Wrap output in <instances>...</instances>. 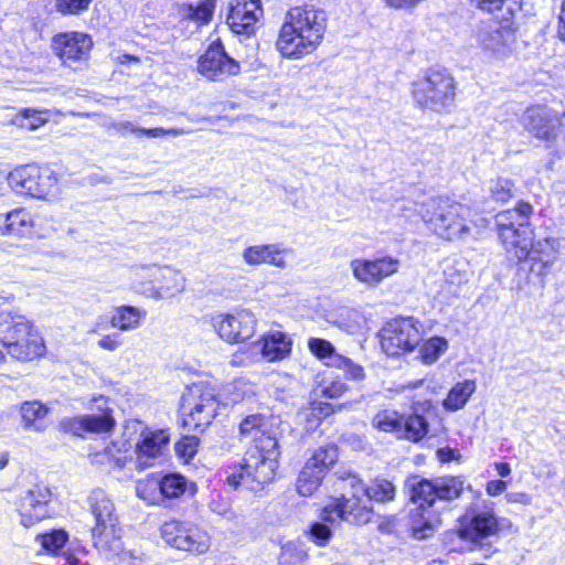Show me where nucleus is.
Masks as SVG:
<instances>
[{
	"label": "nucleus",
	"mask_w": 565,
	"mask_h": 565,
	"mask_svg": "<svg viewBox=\"0 0 565 565\" xmlns=\"http://www.w3.org/2000/svg\"><path fill=\"white\" fill-rule=\"evenodd\" d=\"M49 120L47 111L36 110V109H25L23 110L19 125L28 130H35L42 125H44Z\"/></svg>",
	"instance_id": "49530a36"
},
{
	"label": "nucleus",
	"mask_w": 565,
	"mask_h": 565,
	"mask_svg": "<svg viewBox=\"0 0 565 565\" xmlns=\"http://www.w3.org/2000/svg\"><path fill=\"white\" fill-rule=\"evenodd\" d=\"M216 7V0H200L196 4H185L182 7V17L200 25L207 24L213 17Z\"/></svg>",
	"instance_id": "e433bc0d"
},
{
	"label": "nucleus",
	"mask_w": 565,
	"mask_h": 565,
	"mask_svg": "<svg viewBox=\"0 0 565 565\" xmlns=\"http://www.w3.org/2000/svg\"><path fill=\"white\" fill-rule=\"evenodd\" d=\"M146 316V310L141 308L126 305L119 306L114 308L109 317V324L114 329L128 332L138 329Z\"/></svg>",
	"instance_id": "7c9ffc66"
},
{
	"label": "nucleus",
	"mask_w": 565,
	"mask_h": 565,
	"mask_svg": "<svg viewBox=\"0 0 565 565\" xmlns=\"http://www.w3.org/2000/svg\"><path fill=\"white\" fill-rule=\"evenodd\" d=\"M108 403V399L104 395L93 396L90 399L92 406L88 407L98 413L65 417L60 422V429L75 436H83L87 433L104 434L111 431L116 425V420Z\"/></svg>",
	"instance_id": "f8f14e48"
},
{
	"label": "nucleus",
	"mask_w": 565,
	"mask_h": 565,
	"mask_svg": "<svg viewBox=\"0 0 565 565\" xmlns=\"http://www.w3.org/2000/svg\"><path fill=\"white\" fill-rule=\"evenodd\" d=\"M35 541L50 554H57L68 541V534L62 529H53L36 535Z\"/></svg>",
	"instance_id": "79ce46f5"
},
{
	"label": "nucleus",
	"mask_w": 565,
	"mask_h": 565,
	"mask_svg": "<svg viewBox=\"0 0 565 565\" xmlns=\"http://www.w3.org/2000/svg\"><path fill=\"white\" fill-rule=\"evenodd\" d=\"M9 462V455L7 452H0V470L7 467Z\"/></svg>",
	"instance_id": "e2e57ef3"
},
{
	"label": "nucleus",
	"mask_w": 565,
	"mask_h": 565,
	"mask_svg": "<svg viewBox=\"0 0 565 565\" xmlns=\"http://www.w3.org/2000/svg\"><path fill=\"white\" fill-rule=\"evenodd\" d=\"M448 349V341L443 337H431L426 340L420 349V359L425 364L435 363Z\"/></svg>",
	"instance_id": "37998d69"
},
{
	"label": "nucleus",
	"mask_w": 565,
	"mask_h": 565,
	"mask_svg": "<svg viewBox=\"0 0 565 565\" xmlns=\"http://www.w3.org/2000/svg\"><path fill=\"white\" fill-rule=\"evenodd\" d=\"M350 268L358 281L375 287L385 278L397 273L399 260L392 256L375 259L355 258L351 260Z\"/></svg>",
	"instance_id": "a211bd4d"
},
{
	"label": "nucleus",
	"mask_w": 565,
	"mask_h": 565,
	"mask_svg": "<svg viewBox=\"0 0 565 565\" xmlns=\"http://www.w3.org/2000/svg\"><path fill=\"white\" fill-rule=\"evenodd\" d=\"M489 192L492 200L505 203L514 196L515 184L510 179L498 178L490 181Z\"/></svg>",
	"instance_id": "c03bdc74"
},
{
	"label": "nucleus",
	"mask_w": 565,
	"mask_h": 565,
	"mask_svg": "<svg viewBox=\"0 0 565 565\" xmlns=\"http://www.w3.org/2000/svg\"><path fill=\"white\" fill-rule=\"evenodd\" d=\"M466 482L460 477L445 476L434 479L412 476L406 481L411 500L417 507L411 511V531L416 540L434 535L440 524V516L434 509L437 501H451L459 498Z\"/></svg>",
	"instance_id": "f03ea898"
},
{
	"label": "nucleus",
	"mask_w": 565,
	"mask_h": 565,
	"mask_svg": "<svg viewBox=\"0 0 565 565\" xmlns=\"http://www.w3.org/2000/svg\"><path fill=\"white\" fill-rule=\"evenodd\" d=\"M423 323L414 317H399L388 321L380 331L382 350L390 356L409 353L422 341Z\"/></svg>",
	"instance_id": "1a4fd4ad"
},
{
	"label": "nucleus",
	"mask_w": 565,
	"mask_h": 565,
	"mask_svg": "<svg viewBox=\"0 0 565 565\" xmlns=\"http://www.w3.org/2000/svg\"><path fill=\"white\" fill-rule=\"evenodd\" d=\"M135 276L148 281L139 280L135 282L136 290L154 300L175 297L181 294L185 287L184 276L171 267H156L141 265L135 268Z\"/></svg>",
	"instance_id": "6e6552de"
},
{
	"label": "nucleus",
	"mask_w": 565,
	"mask_h": 565,
	"mask_svg": "<svg viewBox=\"0 0 565 565\" xmlns=\"http://www.w3.org/2000/svg\"><path fill=\"white\" fill-rule=\"evenodd\" d=\"M110 128L120 135L131 132L140 134L147 136L148 138H160L168 135L179 137L189 134V130H185L184 128H139L128 120L114 121L110 124Z\"/></svg>",
	"instance_id": "2f4dec72"
},
{
	"label": "nucleus",
	"mask_w": 565,
	"mask_h": 565,
	"mask_svg": "<svg viewBox=\"0 0 565 565\" xmlns=\"http://www.w3.org/2000/svg\"><path fill=\"white\" fill-rule=\"evenodd\" d=\"M495 469L500 477L504 478L511 473V467L507 462H495Z\"/></svg>",
	"instance_id": "052dcab7"
},
{
	"label": "nucleus",
	"mask_w": 565,
	"mask_h": 565,
	"mask_svg": "<svg viewBox=\"0 0 565 565\" xmlns=\"http://www.w3.org/2000/svg\"><path fill=\"white\" fill-rule=\"evenodd\" d=\"M508 500L510 502H516V503H522V504H530V502H531L530 497L523 492L509 493Z\"/></svg>",
	"instance_id": "13d9d810"
},
{
	"label": "nucleus",
	"mask_w": 565,
	"mask_h": 565,
	"mask_svg": "<svg viewBox=\"0 0 565 565\" xmlns=\"http://www.w3.org/2000/svg\"><path fill=\"white\" fill-rule=\"evenodd\" d=\"M110 327L109 320H107L106 317L99 316L94 324L92 326V329L89 332L92 333H99L102 331H106Z\"/></svg>",
	"instance_id": "6e6d98bb"
},
{
	"label": "nucleus",
	"mask_w": 565,
	"mask_h": 565,
	"mask_svg": "<svg viewBox=\"0 0 565 565\" xmlns=\"http://www.w3.org/2000/svg\"><path fill=\"white\" fill-rule=\"evenodd\" d=\"M278 461L270 457H264L256 450L248 449L242 461L231 465L225 469L226 483L233 489L254 481L258 484L268 483L275 478Z\"/></svg>",
	"instance_id": "9d476101"
},
{
	"label": "nucleus",
	"mask_w": 565,
	"mask_h": 565,
	"mask_svg": "<svg viewBox=\"0 0 565 565\" xmlns=\"http://www.w3.org/2000/svg\"><path fill=\"white\" fill-rule=\"evenodd\" d=\"M211 324L218 337L227 343H239L252 338L257 328V318L248 309H235L228 313H216Z\"/></svg>",
	"instance_id": "2eb2a0df"
},
{
	"label": "nucleus",
	"mask_w": 565,
	"mask_h": 565,
	"mask_svg": "<svg viewBox=\"0 0 565 565\" xmlns=\"http://www.w3.org/2000/svg\"><path fill=\"white\" fill-rule=\"evenodd\" d=\"M253 446L250 450H256L264 457H270L273 460H277L280 456L278 437L275 430L266 428L262 430V434L253 439Z\"/></svg>",
	"instance_id": "4c0bfd02"
},
{
	"label": "nucleus",
	"mask_w": 565,
	"mask_h": 565,
	"mask_svg": "<svg viewBox=\"0 0 565 565\" xmlns=\"http://www.w3.org/2000/svg\"><path fill=\"white\" fill-rule=\"evenodd\" d=\"M399 438H405L413 443L420 441L428 433V422L419 414L413 413L403 415Z\"/></svg>",
	"instance_id": "f704fd0d"
},
{
	"label": "nucleus",
	"mask_w": 565,
	"mask_h": 565,
	"mask_svg": "<svg viewBox=\"0 0 565 565\" xmlns=\"http://www.w3.org/2000/svg\"><path fill=\"white\" fill-rule=\"evenodd\" d=\"M444 276L445 280L450 285H460L465 280V275L451 265L445 267Z\"/></svg>",
	"instance_id": "864d4df0"
},
{
	"label": "nucleus",
	"mask_w": 565,
	"mask_h": 565,
	"mask_svg": "<svg viewBox=\"0 0 565 565\" xmlns=\"http://www.w3.org/2000/svg\"><path fill=\"white\" fill-rule=\"evenodd\" d=\"M170 441L167 430L145 429L140 434V439L136 445L138 462L142 467H149L150 460L163 455Z\"/></svg>",
	"instance_id": "a878e982"
},
{
	"label": "nucleus",
	"mask_w": 565,
	"mask_h": 565,
	"mask_svg": "<svg viewBox=\"0 0 565 565\" xmlns=\"http://www.w3.org/2000/svg\"><path fill=\"white\" fill-rule=\"evenodd\" d=\"M147 486L159 489V494L168 499L179 498L185 492H189L191 495L196 492L195 484L189 483L180 473H168L163 477L151 476L138 481V489L141 493L145 492Z\"/></svg>",
	"instance_id": "393cba45"
},
{
	"label": "nucleus",
	"mask_w": 565,
	"mask_h": 565,
	"mask_svg": "<svg viewBox=\"0 0 565 565\" xmlns=\"http://www.w3.org/2000/svg\"><path fill=\"white\" fill-rule=\"evenodd\" d=\"M476 391V383L471 380H465L457 383L448 393L447 398L444 401V407L448 411H458L462 408L472 393Z\"/></svg>",
	"instance_id": "c9c22d12"
},
{
	"label": "nucleus",
	"mask_w": 565,
	"mask_h": 565,
	"mask_svg": "<svg viewBox=\"0 0 565 565\" xmlns=\"http://www.w3.org/2000/svg\"><path fill=\"white\" fill-rule=\"evenodd\" d=\"M2 195V188L0 186V196Z\"/></svg>",
	"instance_id": "69168bd1"
},
{
	"label": "nucleus",
	"mask_w": 565,
	"mask_h": 565,
	"mask_svg": "<svg viewBox=\"0 0 565 565\" xmlns=\"http://www.w3.org/2000/svg\"><path fill=\"white\" fill-rule=\"evenodd\" d=\"M291 248L280 243L253 245L244 248L242 258L249 266L270 265L280 269L288 266L287 256Z\"/></svg>",
	"instance_id": "4be33fe9"
},
{
	"label": "nucleus",
	"mask_w": 565,
	"mask_h": 565,
	"mask_svg": "<svg viewBox=\"0 0 565 565\" xmlns=\"http://www.w3.org/2000/svg\"><path fill=\"white\" fill-rule=\"evenodd\" d=\"M292 347V340L282 331L273 330L263 334L262 338L253 344V348L259 352L267 362H276L286 359Z\"/></svg>",
	"instance_id": "bb28decb"
},
{
	"label": "nucleus",
	"mask_w": 565,
	"mask_h": 565,
	"mask_svg": "<svg viewBox=\"0 0 565 565\" xmlns=\"http://www.w3.org/2000/svg\"><path fill=\"white\" fill-rule=\"evenodd\" d=\"M93 45L92 39L83 33H64L54 38L53 47L64 64L83 61L87 57Z\"/></svg>",
	"instance_id": "5701e85b"
},
{
	"label": "nucleus",
	"mask_w": 565,
	"mask_h": 565,
	"mask_svg": "<svg viewBox=\"0 0 565 565\" xmlns=\"http://www.w3.org/2000/svg\"><path fill=\"white\" fill-rule=\"evenodd\" d=\"M326 13L313 7L291 8L281 25L277 50L288 58H300L321 43L326 31Z\"/></svg>",
	"instance_id": "7ed1b4c3"
},
{
	"label": "nucleus",
	"mask_w": 565,
	"mask_h": 565,
	"mask_svg": "<svg viewBox=\"0 0 565 565\" xmlns=\"http://www.w3.org/2000/svg\"><path fill=\"white\" fill-rule=\"evenodd\" d=\"M64 559L67 565H81V561L72 553H65Z\"/></svg>",
	"instance_id": "680f3d73"
},
{
	"label": "nucleus",
	"mask_w": 565,
	"mask_h": 565,
	"mask_svg": "<svg viewBox=\"0 0 565 565\" xmlns=\"http://www.w3.org/2000/svg\"><path fill=\"white\" fill-rule=\"evenodd\" d=\"M7 353L19 361H32L45 353V345L38 328L32 324L30 335H22L3 345Z\"/></svg>",
	"instance_id": "cd10ccee"
},
{
	"label": "nucleus",
	"mask_w": 565,
	"mask_h": 565,
	"mask_svg": "<svg viewBox=\"0 0 565 565\" xmlns=\"http://www.w3.org/2000/svg\"><path fill=\"white\" fill-rule=\"evenodd\" d=\"M532 213V205L521 201L514 209L499 212L494 224L508 259L516 263L530 259L533 262L531 270L539 266L537 275L545 276L556 260V249L548 238L534 242Z\"/></svg>",
	"instance_id": "f257e3e1"
},
{
	"label": "nucleus",
	"mask_w": 565,
	"mask_h": 565,
	"mask_svg": "<svg viewBox=\"0 0 565 565\" xmlns=\"http://www.w3.org/2000/svg\"><path fill=\"white\" fill-rule=\"evenodd\" d=\"M266 419L260 415H249L239 424V433L243 437L255 438L262 434V430L268 428Z\"/></svg>",
	"instance_id": "a18cd8bd"
},
{
	"label": "nucleus",
	"mask_w": 565,
	"mask_h": 565,
	"mask_svg": "<svg viewBox=\"0 0 565 565\" xmlns=\"http://www.w3.org/2000/svg\"><path fill=\"white\" fill-rule=\"evenodd\" d=\"M373 426L385 433H393L398 438L401 435V425L403 424V415L393 409H384L373 417Z\"/></svg>",
	"instance_id": "a19ab883"
},
{
	"label": "nucleus",
	"mask_w": 565,
	"mask_h": 565,
	"mask_svg": "<svg viewBox=\"0 0 565 565\" xmlns=\"http://www.w3.org/2000/svg\"><path fill=\"white\" fill-rule=\"evenodd\" d=\"M33 322L15 311L0 313V344L3 347L22 335H30Z\"/></svg>",
	"instance_id": "c85d7f7f"
},
{
	"label": "nucleus",
	"mask_w": 565,
	"mask_h": 565,
	"mask_svg": "<svg viewBox=\"0 0 565 565\" xmlns=\"http://www.w3.org/2000/svg\"><path fill=\"white\" fill-rule=\"evenodd\" d=\"M510 18L487 23L478 34L482 50L495 60H503L511 55L516 42V25L511 11Z\"/></svg>",
	"instance_id": "4468645a"
},
{
	"label": "nucleus",
	"mask_w": 565,
	"mask_h": 565,
	"mask_svg": "<svg viewBox=\"0 0 565 565\" xmlns=\"http://www.w3.org/2000/svg\"><path fill=\"white\" fill-rule=\"evenodd\" d=\"M413 96L423 108L447 110L455 103V79L447 70L429 68L423 77L414 82Z\"/></svg>",
	"instance_id": "423d86ee"
},
{
	"label": "nucleus",
	"mask_w": 565,
	"mask_h": 565,
	"mask_svg": "<svg viewBox=\"0 0 565 565\" xmlns=\"http://www.w3.org/2000/svg\"><path fill=\"white\" fill-rule=\"evenodd\" d=\"M93 0H56V10L62 14H79L86 11Z\"/></svg>",
	"instance_id": "de8ad7c7"
},
{
	"label": "nucleus",
	"mask_w": 565,
	"mask_h": 565,
	"mask_svg": "<svg viewBox=\"0 0 565 565\" xmlns=\"http://www.w3.org/2000/svg\"><path fill=\"white\" fill-rule=\"evenodd\" d=\"M498 520L492 510L475 511L468 510L460 518L458 534L460 539L480 543L498 532Z\"/></svg>",
	"instance_id": "aec40b11"
},
{
	"label": "nucleus",
	"mask_w": 565,
	"mask_h": 565,
	"mask_svg": "<svg viewBox=\"0 0 565 565\" xmlns=\"http://www.w3.org/2000/svg\"><path fill=\"white\" fill-rule=\"evenodd\" d=\"M340 480L343 490L350 489L341 495L344 507L328 508L323 513L324 520L347 518L351 523L365 524L371 521L373 501L385 502L395 498V486L386 479L377 478L369 487L353 473H348Z\"/></svg>",
	"instance_id": "20e7f679"
},
{
	"label": "nucleus",
	"mask_w": 565,
	"mask_h": 565,
	"mask_svg": "<svg viewBox=\"0 0 565 565\" xmlns=\"http://www.w3.org/2000/svg\"><path fill=\"white\" fill-rule=\"evenodd\" d=\"M347 384L340 380H323L319 385L321 395L328 398L341 397L347 392Z\"/></svg>",
	"instance_id": "09e8293b"
},
{
	"label": "nucleus",
	"mask_w": 565,
	"mask_h": 565,
	"mask_svg": "<svg viewBox=\"0 0 565 565\" xmlns=\"http://www.w3.org/2000/svg\"><path fill=\"white\" fill-rule=\"evenodd\" d=\"M558 34H559L561 40L565 42V0H563V2H562Z\"/></svg>",
	"instance_id": "bf43d9fd"
},
{
	"label": "nucleus",
	"mask_w": 565,
	"mask_h": 565,
	"mask_svg": "<svg viewBox=\"0 0 565 565\" xmlns=\"http://www.w3.org/2000/svg\"><path fill=\"white\" fill-rule=\"evenodd\" d=\"M419 213L428 227L444 239H460L470 234L469 206L449 198H430Z\"/></svg>",
	"instance_id": "39448f33"
},
{
	"label": "nucleus",
	"mask_w": 565,
	"mask_h": 565,
	"mask_svg": "<svg viewBox=\"0 0 565 565\" xmlns=\"http://www.w3.org/2000/svg\"><path fill=\"white\" fill-rule=\"evenodd\" d=\"M310 352L320 360H327L326 364L342 370L347 379L361 381L364 379V370L351 359L335 352L333 344L324 339L310 338L308 340Z\"/></svg>",
	"instance_id": "412c9836"
},
{
	"label": "nucleus",
	"mask_w": 565,
	"mask_h": 565,
	"mask_svg": "<svg viewBox=\"0 0 565 565\" xmlns=\"http://www.w3.org/2000/svg\"><path fill=\"white\" fill-rule=\"evenodd\" d=\"M160 534L168 545L180 551L203 554L210 548L207 532L190 521H167Z\"/></svg>",
	"instance_id": "ddd939ff"
},
{
	"label": "nucleus",
	"mask_w": 565,
	"mask_h": 565,
	"mask_svg": "<svg viewBox=\"0 0 565 565\" xmlns=\"http://www.w3.org/2000/svg\"><path fill=\"white\" fill-rule=\"evenodd\" d=\"M33 218L24 209L14 210L7 214L4 234L14 236H26L32 233Z\"/></svg>",
	"instance_id": "473e14b6"
},
{
	"label": "nucleus",
	"mask_w": 565,
	"mask_h": 565,
	"mask_svg": "<svg viewBox=\"0 0 565 565\" xmlns=\"http://www.w3.org/2000/svg\"><path fill=\"white\" fill-rule=\"evenodd\" d=\"M399 210H402V211H408V210H412V207H411V206L403 205V206H399Z\"/></svg>",
	"instance_id": "0e129e2a"
},
{
	"label": "nucleus",
	"mask_w": 565,
	"mask_h": 565,
	"mask_svg": "<svg viewBox=\"0 0 565 565\" xmlns=\"http://www.w3.org/2000/svg\"><path fill=\"white\" fill-rule=\"evenodd\" d=\"M326 475L322 470H317L307 466H303L297 480V490L300 495H311L321 484Z\"/></svg>",
	"instance_id": "ea45409f"
},
{
	"label": "nucleus",
	"mask_w": 565,
	"mask_h": 565,
	"mask_svg": "<svg viewBox=\"0 0 565 565\" xmlns=\"http://www.w3.org/2000/svg\"><path fill=\"white\" fill-rule=\"evenodd\" d=\"M87 503L95 518V525L92 529L93 537H102L108 527H114L115 525L114 503L102 489L93 490L87 498Z\"/></svg>",
	"instance_id": "b1692460"
},
{
	"label": "nucleus",
	"mask_w": 565,
	"mask_h": 565,
	"mask_svg": "<svg viewBox=\"0 0 565 565\" xmlns=\"http://www.w3.org/2000/svg\"><path fill=\"white\" fill-rule=\"evenodd\" d=\"M477 8L487 12L500 10L507 0H471Z\"/></svg>",
	"instance_id": "603ef678"
},
{
	"label": "nucleus",
	"mask_w": 565,
	"mask_h": 565,
	"mask_svg": "<svg viewBox=\"0 0 565 565\" xmlns=\"http://www.w3.org/2000/svg\"><path fill=\"white\" fill-rule=\"evenodd\" d=\"M8 181L10 186L20 194L45 199L54 194L57 177L49 167L26 164L10 172Z\"/></svg>",
	"instance_id": "9b49d317"
},
{
	"label": "nucleus",
	"mask_w": 565,
	"mask_h": 565,
	"mask_svg": "<svg viewBox=\"0 0 565 565\" xmlns=\"http://www.w3.org/2000/svg\"><path fill=\"white\" fill-rule=\"evenodd\" d=\"M507 482L503 480H491L487 483L486 491L491 497H497L505 491Z\"/></svg>",
	"instance_id": "5fc2aeb1"
},
{
	"label": "nucleus",
	"mask_w": 565,
	"mask_h": 565,
	"mask_svg": "<svg viewBox=\"0 0 565 565\" xmlns=\"http://www.w3.org/2000/svg\"><path fill=\"white\" fill-rule=\"evenodd\" d=\"M263 14L260 0H233L226 23L234 33L249 36L255 33Z\"/></svg>",
	"instance_id": "6ab92c4d"
},
{
	"label": "nucleus",
	"mask_w": 565,
	"mask_h": 565,
	"mask_svg": "<svg viewBox=\"0 0 565 565\" xmlns=\"http://www.w3.org/2000/svg\"><path fill=\"white\" fill-rule=\"evenodd\" d=\"M338 460V448L334 445H326L317 448L311 457L307 460L305 466L322 470V473L326 475L327 471Z\"/></svg>",
	"instance_id": "58836bf2"
},
{
	"label": "nucleus",
	"mask_w": 565,
	"mask_h": 565,
	"mask_svg": "<svg viewBox=\"0 0 565 565\" xmlns=\"http://www.w3.org/2000/svg\"><path fill=\"white\" fill-rule=\"evenodd\" d=\"M47 412V407L38 401L24 402L20 407L23 427L35 431L43 430V419Z\"/></svg>",
	"instance_id": "72a5a7b5"
},
{
	"label": "nucleus",
	"mask_w": 565,
	"mask_h": 565,
	"mask_svg": "<svg viewBox=\"0 0 565 565\" xmlns=\"http://www.w3.org/2000/svg\"><path fill=\"white\" fill-rule=\"evenodd\" d=\"M199 441L193 436H185L181 438L174 446L175 452L184 460L191 459L198 451Z\"/></svg>",
	"instance_id": "8fccbe9b"
},
{
	"label": "nucleus",
	"mask_w": 565,
	"mask_h": 565,
	"mask_svg": "<svg viewBox=\"0 0 565 565\" xmlns=\"http://www.w3.org/2000/svg\"><path fill=\"white\" fill-rule=\"evenodd\" d=\"M198 68L207 79L216 82L224 81L241 72L239 63L226 53L220 40L212 42L199 58Z\"/></svg>",
	"instance_id": "dca6fc26"
},
{
	"label": "nucleus",
	"mask_w": 565,
	"mask_h": 565,
	"mask_svg": "<svg viewBox=\"0 0 565 565\" xmlns=\"http://www.w3.org/2000/svg\"><path fill=\"white\" fill-rule=\"evenodd\" d=\"M122 344V339L118 332H113L108 334H104L98 341V348L114 352Z\"/></svg>",
	"instance_id": "3c124183"
},
{
	"label": "nucleus",
	"mask_w": 565,
	"mask_h": 565,
	"mask_svg": "<svg viewBox=\"0 0 565 565\" xmlns=\"http://www.w3.org/2000/svg\"><path fill=\"white\" fill-rule=\"evenodd\" d=\"M344 507L343 498H335L331 503L326 505L320 512V521L312 522L306 532L308 539L318 546H324L328 544L332 536V527L341 520L348 521L347 518H339L337 520H324L323 513L328 508Z\"/></svg>",
	"instance_id": "c756f323"
},
{
	"label": "nucleus",
	"mask_w": 565,
	"mask_h": 565,
	"mask_svg": "<svg viewBox=\"0 0 565 565\" xmlns=\"http://www.w3.org/2000/svg\"><path fill=\"white\" fill-rule=\"evenodd\" d=\"M136 491H137V494L141 499L152 502V501H154L157 499V492H159V489H153L152 487L147 486L145 492L141 493V491H139L138 484H137L136 486Z\"/></svg>",
	"instance_id": "4d7b16f0"
},
{
	"label": "nucleus",
	"mask_w": 565,
	"mask_h": 565,
	"mask_svg": "<svg viewBox=\"0 0 565 565\" xmlns=\"http://www.w3.org/2000/svg\"><path fill=\"white\" fill-rule=\"evenodd\" d=\"M218 401L215 390L209 385L194 384L182 397V425L192 431H203L216 416Z\"/></svg>",
	"instance_id": "0eeeda50"
},
{
	"label": "nucleus",
	"mask_w": 565,
	"mask_h": 565,
	"mask_svg": "<svg viewBox=\"0 0 565 565\" xmlns=\"http://www.w3.org/2000/svg\"><path fill=\"white\" fill-rule=\"evenodd\" d=\"M51 497L52 492L45 484H34L21 494L17 502L20 523L24 527H30L49 518Z\"/></svg>",
	"instance_id": "f3484780"
}]
</instances>
